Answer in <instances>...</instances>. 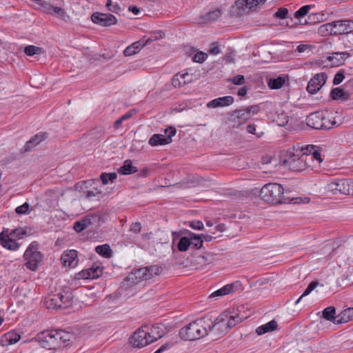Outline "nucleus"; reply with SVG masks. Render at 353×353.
<instances>
[{"instance_id": "f03ea898", "label": "nucleus", "mask_w": 353, "mask_h": 353, "mask_svg": "<svg viewBox=\"0 0 353 353\" xmlns=\"http://www.w3.org/2000/svg\"><path fill=\"white\" fill-rule=\"evenodd\" d=\"M208 321H210L203 318L190 323L180 330V337L185 341H194L209 334L207 326Z\"/></svg>"}, {"instance_id": "6e6552de", "label": "nucleus", "mask_w": 353, "mask_h": 353, "mask_svg": "<svg viewBox=\"0 0 353 353\" xmlns=\"http://www.w3.org/2000/svg\"><path fill=\"white\" fill-rule=\"evenodd\" d=\"M207 320H210L208 321V334L212 333L213 337L215 339H219L224 336L228 331L229 330L228 324H227V312H224L221 314L212 323L210 319H208Z\"/></svg>"}, {"instance_id": "49530a36", "label": "nucleus", "mask_w": 353, "mask_h": 353, "mask_svg": "<svg viewBox=\"0 0 353 353\" xmlns=\"http://www.w3.org/2000/svg\"><path fill=\"white\" fill-rule=\"evenodd\" d=\"M189 248H190L189 236L181 237L177 243L178 250L180 252H185Z\"/></svg>"}, {"instance_id": "6e6d98bb", "label": "nucleus", "mask_w": 353, "mask_h": 353, "mask_svg": "<svg viewBox=\"0 0 353 353\" xmlns=\"http://www.w3.org/2000/svg\"><path fill=\"white\" fill-rule=\"evenodd\" d=\"M314 150H317V146L314 145H307L305 147H302L301 151L303 152L301 155H305L308 159Z\"/></svg>"}, {"instance_id": "2eb2a0df", "label": "nucleus", "mask_w": 353, "mask_h": 353, "mask_svg": "<svg viewBox=\"0 0 353 353\" xmlns=\"http://www.w3.org/2000/svg\"><path fill=\"white\" fill-rule=\"evenodd\" d=\"M61 263L64 267L75 268L78 263V252L74 250L65 251L61 257Z\"/></svg>"}, {"instance_id": "69168bd1", "label": "nucleus", "mask_w": 353, "mask_h": 353, "mask_svg": "<svg viewBox=\"0 0 353 353\" xmlns=\"http://www.w3.org/2000/svg\"><path fill=\"white\" fill-rule=\"evenodd\" d=\"M141 225L139 222L132 223L130 225V231L135 234H138L141 231Z\"/></svg>"}, {"instance_id": "5701e85b", "label": "nucleus", "mask_w": 353, "mask_h": 353, "mask_svg": "<svg viewBox=\"0 0 353 353\" xmlns=\"http://www.w3.org/2000/svg\"><path fill=\"white\" fill-rule=\"evenodd\" d=\"M330 97L335 101H346L350 99V94L341 88H333L330 92Z\"/></svg>"}, {"instance_id": "393cba45", "label": "nucleus", "mask_w": 353, "mask_h": 353, "mask_svg": "<svg viewBox=\"0 0 353 353\" xmlns=\"http://www.w3.org/2000/svg\"><path fill=\"white\" fill-rule=\"evenodd\" d=\"M5 231H3L0 234V243L6 248L10 250H14L18 248V243L13 239H10L8 234H5Z\"/></svg>"}, {"instance_id": "774afa93", "label": "nucleus", "mask_w": 353, "mask_h": 353, "mask_svg": "<svg viewBox=\"0 0 353 353\" xmlns=\"http://www.w3.org/2000/svg\"><path fill=\"white\" fill-rule=\"evenodd\" d=\"M210 52L212 54H218L221 52L219 47L216 43H213L210 45Z\"/></svg>"}, {"instance_id": "9d476101", "label": "nucleus", "mask_w": 353, "mask_h": 353, "mask_svg": "<svg viewBox=\"0 0 353 353\" xmlns=\"http://www.w3.org/2000/svg\"><path fill=\"white\" fill-rule=\"evenodd\" d=\"M325 121L327 120L323 117V113L319 112L311 113L306 119L307 125L315 130L332 128V126L327 125ZM335 121L332 122V125L335 124Z\"/></svg>"}, {"instance_id": "c9c22d12", "label": "nucleus", "mask_w": 353, "mask_h": 353, "mask_svg": "<svg viewBox=\"0 0 353 353\" xmlns=\"http://www.w3.org/2000/svg\"><path fill=\"white\" fill-rule=\"evenodd\" d=\"M59 299V293L52 295L51 298L47 299L45 301L46 307L48 309H61V305Z\"/></svg>"}, {"instance_id": "f704fd0d", "label": "nucleus", "mask_w": 353, "mask_h": 353, "mask_svg": "<svg viewBox=\"0 0 353 353\" xmlns=\"http://www.w3.org/2000/svg\"><path fill=\"white\" fill-rule=\"evenodd\" d=\"M190 248L194 249H200L203 245V240L201 235L190 232L189 235Z\"/></svg>"}, {"instance_id": "4d7b16f0", "label": "nucleus", "mask_w": 353, "mask_h": 353, "mask_svg": "<svg viewBox=\"0 0 353 353\" xmlns=\"http://www.w3.org/2000/svg\"><path fill=\"white\" fill-rule=\"evenodd\" d=\"M165 137L167 139L169 143L172 142V137H174L176 133V130L174 127H169L165 130Z\"/></svg>"}, {"instance_id": "3c124183", "label": "nucleus", "mask_w": 353, "mask_h": 353, "mask_svg": "<svg viewBox=\"0 0 353 353\" xmlns=\"http://www.w3.org/2000/svg\"><path fill=\"white\" fill-rule=\"evenodd\" d=\"M165 37L164 32L159 30L154 32L151 34V36L148 37L144 42L145 46L149 45L153 41H157Z\"/></svg>"}, {"instance_id": "423d86ee", "label": "nucleus", "mask_w": 353, "mask_h": 353, "mask_svg": "<svg viewBox=\"0 0 353 353\" xmlns=\"http://www.w3.org/2000/svg\"><path fill=\"white\" fill-rule=\"evenodd\" d=\"M23 258L26 261L25 265L28 269L32 271L38 269L43 260V254L38 250V244L36 242L30 244L23 254Z\"/></svg>"}, {"instance_id": "aec40b11", "label": "nucleus", "mask_w": 353, "mask_h": 353, "mask_svg": "<svg viewBox=\"0 0 353 353\" xmlns=\"http://www.w3.org/2000/svg\"><path fill=\"white\" fill-rule=\"evenodd\" d=\"M48 133L46 132H41L34 137H32L25 145V150L30 151L32 148L39 144L41 141L48 138Z\"/></svg>"}, {"instance_id": "2f4dec72", "label": "nucleus", "mask_w": 353, "mask_h": 353, "mask_svg": "<svg viewBox=\"0 0 353 353\" xmlns=\"http://www.w3.org/2000/svg\"><path fill=\"white\" fill-rule=\"evenodd\" d=\"M261 111L259 104L249 105L244 108V123L247 120L250 119L252 116L256 114Z\"/></svg>"}, {"instance_id": "39448f33", "label": "nucleus", "mask_w": 353, "mask_h": 353, "mask_svg": "<svg viewBox=\"0 0 353 353\" xmlns=\"http://www.w3.org/2000/svg\"><path fill=\"white\" fill-rule=\"evenodd\" d=\"M325 189L327 192L333 194L353 195V180L350 179H336L328 183Z\"/></svg>"}, {"instance_id": "680f3d73", "label": "nucleus", "mask_w": 353, "mask_h": 353, "mask_svg": "<svg viewBox=\"0 0 353 353\" xmlns=\"http://www.w3.org/2000/svg\"><path fill=\"white\" fill-rule=\"evenodd\" d=\"M29 210V204L28 203H24L23 205L18 206L15 212L18 214H25L28 213Z\"/></svg>"}, {"instance_id": "603ef678", "label": "nucleus", "mask_w": 353, "mask_h": 353, "mask_svg": "<svg viewBox=\"0 0 353 353\" xmlns=\"http://www.w3.org/2000/svg\"><path fill=\"white\" fill-rule=\"evenodd\" d=\"M107 9L113 13L118 14L121 11V8L117 2H113L112 0H108L105 3Z\"/></svg>"}, {"instance_id": "6ab92c4d", "label": "nucleus", "mask_w": 353, "mask_h": 353, "mask_svg": "<svg viewBox=\"0 0 353 353\" xmlns=\"http://www.w3.org/2000/svg\"><path fill=\"white\" fill-rule=\"evenodd\" d=\"M233 102L234 98L232 96L219 97L208 102L207 107L210 108L224 107L231 105Z\"/></svg>"}, {"instance_id": "4468645a", "label": "nucleus", "mask_w": 353, "mask_h": 353, "mask_svg": "<svg viewBox=\"0 0 353 353\" xmlns=\"http://www.w3.org/2000/svg\"><path fill=\"white\" fill-rule=\"evenodd\" d=\"M242 285V283L240 281H234L232 283L227 284L222 287L221 288L216 290L213 293L210 295V298L223 296L227 294H230L235 292L238 289H239Z\"/></svg>"}, {"instance_id": "09e8293b", "label": "nucleus", "mask_w": 353, "mask_h": 353, "mask_svg": "<svg viewBox=\"0 0 353 353\" xmlns=\"http://www.w3.org/2000/svg\"><path fill=\"white\" fill-rule=\"evenodd\" d=\"M151 339H154V341L158 340L161 338L164 334V330L159 325H153L151 329Z\"/></svg>"}, {"instance_id": "8fccbe9b", "label": "nucleus", "mask_w": 353, "mask_h": 353, "mask_svg": "<svg viewBox=\"0 0 353 353\" xmlns=\"http://www.w3.org/2000/svg\"><path fill=\"white\" fill-rule=\"evenodd\" d=\"M319 282L316 281H312L309 285L307 287V288L305 290V291L303 292V293L302 294V295L299 298V299L295 302V304H298L300 301L301 300V299L304 296H306L307 295H309L318 285H319Z\"/></svg>"}, {"instance_id": "7c9ffc66", "label": "nucleus", "mask_w": 353, "mask_h": 353, "mask_svg": "<svg viewBox=\"0 0 353 353\" xmlns=\"http://www.w3.org/2000/svg\"><path fill=\"white\" fill-rule=\"evenodd\" d=\"M353 320V307L344 310L337 316L336 323H343Z\"/></svg>"}, {"instance_id": "f257e3e1", "label": "nucleus", "mask_w": 353, "mask_h": 353, "mask_svg": "<svg viewBox=\"0 0 353 353\" xmlns=\"http://www.w3.org/2000/svg\"><path fill=\"white\" fill-rule=\"evenodd\" d=\"M72 338V335L70 332L62 330L43 332L28 345V348L34 352L31 353H37L41 347L56 350L68 345Z\"/></svg>"}, {"instance_id": "4c0bfd02", "label": "nucleus", "mask_w": 353, "mask_h": 353, "mask_svg": "<svg viewBox=\"0 0 353 353\" xmlns=\"http://www.w3.org/2000/svg\"><path fill=\"white\" fill-rule=\"evenodd\" d=\"M95 252L105 258H110L112 256V250L108 244L97 246L95 248Z\"/></svg>"}, {"instance_id": "37998d69", "label": "nucleus", "mask_w": 353, "mask_h": 353, "mask_svg": "<svg viewBox=\"0 0 353 353\" xmlns=\"http://www.w3.org/2000/svg\"><path fill=\"white\" fill-rule=\"evenodd\" d=\"M50 14L56 15L65 21H67L70 19V16L67 14L65 9L61 7L54 6Z\"/></svg>"}, {"instance_id": "bf43d9fd", "label": "nucleus", "mask_w": 353, "mask_h": 353, "mask_svg": "<svg viewBox=\"0 0 353 353\" xmlns=\"http://www.w3.org/2000/svg\"><path fill=\"white\" fill-rule=\"evenodd\" d=\"M344 70H340L335 75L333 79V84L334 85H339L340 84L343 80L345 78L344 75Z\"/></svg>"}, {"instance_id": "f8f14e48", "label": "nucleus", "mask_w": 353, "mask_h": 353, "mask_svg": "<svg viewBox=\"0 0 353 353\" xmlns=\"http://www.w3.org/2000/svg\"><path fill=\"white\" fill-rule=\"evenodd\" d=\"M327 75L324 72L315 74L308 82L307 90L310 94L316 93L325 84Z\"/></svg>"}, {"instance_id": "dca6fc26", "label": "nucleus", "mask_w": 353, "mask_h": 353, "mask_svg": "<svg viewBox=\"0 0 353 353\" xmlns=\"http://www.w3.org/2000/svg\"><path fill=\"white\" fill-rule=\"evenodd\" d=\"M192 81V74H190L188 72L183 73L179 72L172 77V84L174 88H181L191 83Z\"/></svg>"}, {"instance_id": "cd10ccee", "label": "nucleus", "mask_w": 353, "mask_h": 353, "mask_svg": "<svg viewBox=\"0 0 353 353\" xmlns=\"http://www.w3.org/2000/svg\"><path fill=\"white\" fill-rule=\"evenodd\" d=\"M278 323L275 320H272L268 323L259 326L256 332L258 335H262L267 332H272L276 330Z\"/></svg>"}, {"instance_id": "a878e982", "label": "nucleus", "mask_w": 353, "mask_h": 353, "mask_svg": "<svg viewBox=\"0 0 353 353\" xmlns=\"http://www.w3.org/2000/svg\"><path fill=\"white\" fill-rule=\"evenodd\" d=\"M230 125L233 128L240 127L243 123V112L241 110L234 111L229 117Z\"/></svg>"}, {"instance_id": "72a5a7b5", "label": "nucleus", "mask_w": 353, "mask_h": 353, "mask_svg": "<svg viewBox=\"0 0 353 353\" xmlns=\"http://www.w3.org/2000/svg\"><path fill=\"white\" fill-rule=\"evenodd\" d=\"M137 171V168L132 165V162L130 159L125 160L119 170V173L125 175L133 174Z\"/></svg>"}, {"instance_id": "bb28decb", "label": "nucleus", "mask_w": 353, "mask_h": 353, "mask_svg": "<svg viewBox=\"0 0 353 353\" xmlns=\"http://www.w3.org/2000/svg\"><path fill=\"white\" fill-rule=\"evenodd\" d=\"M312 5H306L302 6L299 10L296 11L294 14V16L296 19H299V23L301 25H305L309 23V22L306 19H303V17L307 15L309 12V10L314 7Z\"/></svg>"}, {"instance_id": "c756f323", "label": "nucleus", "mask_w": 353, "mask_h": 353, "mask_svg": "<svg viewBox=\"0 0 353 353\" xmlns=\"http://www.w3.org/2000/svg\"><path fill=\"white\" fill-rule=\"evenodd\" d=\"M59 300H60V304L61 305V309H65L70 307L72 305V296L70 292H61L59 293Z\"/></svg>"}, {"instance_id": "4be33fe9", "label": "nucleus", "mask_w": 353, "mask_h": 353, "mask_svg": "<svg viewBox=\"0 0 353 353\" xmlns=\"http://www.w3.org/2000/svg\"><path fill=\"white\" fill-rule=\"evenodd\" d=\"M99 215L87 216L85 219L76 221L74 223L73 228L77 232H81L92 224V219H99Z\"/></svg>"}, {"instance_id": "ea45409f", "label": "nucleus", "mask_w": 353, "mask_h": 353, "mask_svg": "<svg viewBox=\"0 0 353 353\" xmlns=\"http://www.w3.org/2000/svg\"><path fill=\"white\" fill-rule=\"evenodd\" d=\"M24 52L27 56L32 57L35 54H42L45 53L43 48L32 45L27 46L24 49Z\"/></svg>"}, {"instance_id": "de8ad7c7", "label": "nucleus", "mask_w": 353, "mask_h": 353, "mask_svg": "<svg viewBox=\"0 0 353 353\" xmlns=\"http://www.w3.org/2000/svg\"><path fill=\"white\" fill-rule=\"evenodd\" d=\"M117 174L116 172H110V173L103 172L100 175V179L103 185H107L109 181L111 183H113V181L117 179Z\"/></svg>"}, {"instance_id": "a211bd4d", "label": "nucleus", "mask_w": 353, "mask_h": 353, "mask_svg": "<svg viewBox=\"0 0 353 353\" xmlns=\"http://www.w3.org/2000/svg\"><path fill=\"white\" fill-rule=\"evenodd\" d=\"M336 31L337 34H349L353 32L352 20L335 21Z\"/></svg>"}, {"instance_id": "473e14b6", "label": "nucleus", "mask_w": 353, "mask_h": 353, "mask_svg": "<svg viewBox=\"0 0 353 353\" xmlns=\"http://www.w3.org/2000/svg\"><path fill=\"white\" fill-rule=\"evenodd\" d=\"M149 144L152 146L163 145L168 144V141L164 134H154L149 139Z\"/></svg>"}, {"instance_id": "5fc2aeb1", "label": "nucleus", "mask_w": 353, "mask_h": 353, "mask_svg": "<svg viewBox=\"0 0 353 353\" xmlns=\"http://www.w3.org/2000/svg\"><path fill=\"white\" fill-rule=\"evenodd\" d=\"M6 338L10 344H13L20 340L21 336L16 332H8L6 334Z\"/></svg>"}, {"instance_id": "20e7f679", "label": "nucleus", "mask_w": 353, "mask_h": 353, "mask_svg": "<svg viewBox=\"0 0 353 353\" xmlns=\"http://www.w3.org/2000/svg\"><path fill=\"white\" fill-rule=\"evenodd\" d=\"M283 193L282 185L276 183H267L260 189L261 199L271 203H285L289 199L286 198Z\"/></svg>"}, {"instance_id": "79ce46f5", "label": "nucleus", "mask_w": 353, "mask_h": 353, "mask_svg": "<svg viewBox=\"0 0 353 353\" xmlns=\"http://www.w3.org/2000/svg\"><path fill=\"white\" fill-rule=\"evenodd\" d=\"M333 54H335V57H329L327 59L329 61H333L336 60L335 62H334V64L339 65L343 63L344 61L350 56V54L345 52H334Z\"/></svg>"}, {"instance_id": "1a4fd4ad", "label": "nucleus", "mask_w": 353, "mask_h": 353, "mask_svg": "<svg viewBox=\"0 0 353 353\" xmlns=\"http://www.w3.org/2000/svg\"><path fill=\"white\" fill-rule=\"evenodd\" d=\"M151 333L145 331L143 327L138 329L129 339V343L135 347H143L154 342Z\"/></svg>"}, {"instance_id": "9b49d317", "label": "nucleus", "mask_w": 353, "mask_h": 353, "mask_svg": "<svg viewBox=\"0 0 353 353\" xmlns=\"http://www.w3.org/2000/svg\"><path fill=\"white\" fill-rule=\"evenodd\" d=\"M91 19L93 23L103 27L114 25L117 22V18L113 14L98 12L92 14Z\"/></svg>"}, {"instance_id": "13d9d810", "label": "nucleus", "mask_w": 353, "mask_h": 353, "mask_svg": "<svg viewBox=\"0 0 353 353\" xmlns=\"http://www.w3.org/2000/svg\"><path fill=\"white\" fill-rule=\"evenodd\" d=\"M208 54L203 52H197L192 57V61L197 63H203L206 60Z\"/></svg>"}, {"instance_id": "e2e57ef3", "label": "nucleus", "mask_w": 353, "mask_h": 353, "mask_svg": "<svg viewBox=\"0 0 353 353\" xmlns=\"http://www.w3.org/2000/svg\"><path fill=\"white\" fill-rule=\"evenodd\" d=\"M320 148L317 146V150H314V151L312 152V154L310 155V157L308 158V161L312 160L313 159L318 161L319 163L322 161L321 153H320Z\"/></svg>"}, {"instance_id": "58836bf2", "label": "nucleus", "mask_w": 353, "mask_h": 353, "mask_svg": "<svg viewBox=\"0 0 353 353\" xmlns=\"http://www.w3.org/2000/svg\"><path fill=\"white\" fill-rule=\"evenodd\" d=\"M246 131L255 136L256 138L259 139L264 134L263 130L261 128H257L255 123H248L245 126Z\"/></svg>"}, {"instance_id": "7ed1b4c3", "label": "nucleus", "mask_w": 353, "mask_h": 353, "mask_svg": "<svg viewBox=\"0 0 353 353\" xmlns=\"http://www.w3.org/2000/svg\"><path fill=\"white\" fill-rule=\"evenodd\" d=\"M161 271V268L159 265H150L135 270L124 279L122 286L128 288L142 281L152 279L154 276L158 275Z\"/></svg>"}, {"instance_id": "412c9836", "label": "nucleus", "mask_w": 353, "mask_h": 353, "mask_svg": "<svg viewBox=\"0 0 353 353\" xmlns=\"http://www.w3.org/2000/svg\"><path fill=\"white\" fill-rule=\"evenodd\" d=\"M289 77L286 76H278L275 78H268L267 84L272 90H278L281 88L285 84L286 81H288Z\"/></svg>"}, {"instance_id": "b1692460", "label": "nucleus", "mask_w": 353, "mask_h": 353, "mask_svg": "<svg viewBox=\"0 0 353 353\" xmlns=\"http://www.w3.org/2000/svg\"><path fill=\"white\" fill-rule=\"evenodd\" d=\"M335 21L321 25L318 28V33L321 36L336 35Z\"/></svg>"}, {"instance_id": "a19ab883", "label": "nucleus", "mask_w": 353, "mask_h": 353, "mask_svg": "<svg viewBox=\"0 0 353 353\" xmlns=\"http://www.w3.org/2000/svg\"><path fill=\"white\" fill-rule=\"evenodd\" d=\"M336 313L335 308L333 306H330L324 309L323 311V317L327 321H333L336 323L337 317L334 316Z\"/></svg>"}, {"instance_id": "c03bdc74", "label": "nucleus", "mask_w": 353, "mask_h": 353, "mask_svg": "<svg viewBox=\"0 0 353 353\" xmlns=\"http://www.w3.org/2000/svg\"><path fill=\"white\" fill-rule=\"evenodd\" d=\"M260 189L259 188H254L244 191V199L253 201L260 196Z\"/></svg>"}, {"instance_id": "a18cd8bd", "label": "nucleus", "mask_w": 353, "mask_h": 353, "mask_svg": "<svg viewBox=\"0 0 353 353\" xmlns=\"http://www.w3.org/2000/svg\"><path fill=\"white\" fill-rule=\"evenodd\" d=\"M241 317L239 314L230 315V313L227 312V324L229 330L234 327L236 325L241 322Z\"/></svg>"}, {"instance_id": "f3484780", "label": "nucleus", "mask_w": 353, "mask_h": 353, "mask_svg": "<svg viewBox=\"0 0 353 353\" xmlns=\"http://www.w3.org/2000/svg\"><path fill=\"white\" fill-rule=\"evenodd\" d=\"M222 15L221 10L216 8L212 11H210L205 14L199 17L197 21L199 24H206L216 21Z\"/></svg>"}, {"instance_id": "864d4df0", "label": "nucleus", "mask_w": 353, "mask_h": 353, "mask_svg": "<svg viewBox=\"0 0 353 353\" xmlns=\"http://www.w3.org/2000/svg\"><path fill=\"white\" fill-rule=\"evenodd\" d=\"M266 0H244V8H248L250 10H255L256 7L261 3L265 2Z\"/></svg>"}, {"instance_id": "338daca9", "label": "nucleus", "mask_w": 353, "mask_h": 353, "mask_svg": "<svg viewBox=\"0 0 353 353\" xmlns=\"http://www.w3.org/2000/svg\"><path fill=\"white\" fill-rule=\"evenodd\" d=\"M190 226L194 230H201L203 228V224L200 221H191Z\"/></svg>"}, {"instance_id": "e433bc0d", "label": "nucleus", "mask_w": 353, "mask_h": 353, "mask_svg": "<svg viewBox=\"0 0 353 353\" xmlns=\"http://www.w3.org/2000/svg\"><path fill=\"white\" fill-rule=\"evenodd\" d=\"M231 17H239L243 14V0H236L234 5L232 6L230 12Z\"/></svg>"}, {"instance_id": "0e129e2a", "label": "nucleus", "mask_w": 353, "mask_h": 353, "mask_svg": "<svg viewBox=\"0 0 353 353\" xmlns=\"http://www.w3.org/2000/svg\"><path fill=\"white\" fill-rule=\"evenodd\" d=\"M41 6L43 9V12L48 14H50L53 8V5L48 1H43L40 3Z\"/></svg>"}, {"instance_id": "052dcab7", "label": "nucleus", "mask_w": 353, "mask_h": 353, "mask_svg": "<svg viewBox=\"0 0 353 353\" xmlns=\"http://www.w3.org/2000/svg\"><path fill=\"white\" fill-rule=\"evenodd\" d=\"M288 10L285 8H280L274 14V16L279 19H286L288 17Z\"/></svg>"}, {"instance_id": "ddd939ff", "label": "nucleus", "mask_w": 353, "mask_h": 353, "mask_svg": "<svg viewBox=\"0 0 353 353\" xmlns=\"http://www.w3.org/2000/svg\"><path fill=\"white\" fill-rule=\"evenodd\" d=\"M103 274V268L97 265H93L92 268L83 270L76 275L78 279H97Z\"/></svg>"}, {"instance_id": "c85d7f7f", "label": "nucleus", "mask_w": 353, "mask_h": 353, "mask_svg": "<svg viewBox=\"0 0 353 353\" xmlns=\"http://www.w3.org/2000/svg\"><path fill=\"white\" fill-rule=\"evenodd\" d=\"M144 42L142 43L141 41L134 42L132 45L128 46L123 51V54L125 57H130L135 54L139 52L141 49L145 46Z\"/></svg>"}, {"instance_id": "0eeeda50", "label": "nucleus", "mask_w": 353, "mask_h": 353, "mask_svg": "<svg viewBox=\"0 0 353 353\" xmlns=\"http://www.w3.org/2000/svg\"><path fill=\"white\" fill-rule=\"evenodd\" d=\"M283 163L288 166L290 169L294 172H301L305 170L309 167L307 158L305 155L295 154L294 149H289L287 151V158L283 160Z\"/></svg>"}]
</instances>
